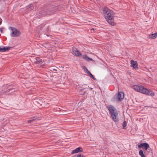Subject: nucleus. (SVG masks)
I'll return each mask as SVG.
<instances>
[{"label":"nucleus","mask_w":157,"mask_h":157,"mask_svg":"<svg viewBox=\"0 0 157 157\" xmlns=\"http://www.w3.org/2000/svg\"><path fill=\"white\" fill-rule=\"evenodd\" d=\"M102 10L105 19L109 24L113 25L114 24L113 12L112 10H110L107 7H104Z\"/></svg>","instance_id":"1"},{"label":"nucleus","mask_w":157,"mask_h":157,"mask_svg":"<svg viewBox=\"0 0 157 157\" xmlns=\"http://www.w3.org/2000/svg\"><path fill=\"white\" fill-rule=\"evenodd\" d=\"M134 89L136 91L148 96H153L155 95L154 93L150 89H147L143 86L135 85Z\"/></svg>","instance_id":"2"},{"label":"nucleus","mask_w":157,"mask_h":157,"mask_svg":"<svg viewBox=\"0 0 157 157\" xmlns=\"http://www.w3.org/2000/svg\"><path fill=\"white\" fill-rule=\"evenodd\" d=\"M41 11L37 13L38 18H40L44 16L47 15H52L54 13L55 11L52 8H48L44 10H41Z\"/></svg>","instance_id":"3"},{"label":"nucleus","mask_w":157,"mask_h":157,"mask_svg":"<svg viewBox=\"0 0 157 157\" xmlns=\"http://www.w3.org/2000/svg\"><path fill=\"white\" fill-rule=\"evenodd\" d=\"M113 120L115 122L118 121V113L116 109H108Z\"/></svg>","instance_id":"4"},{"label":"nucleus","mask_w":157,"mask_h":157,"mask_svg":"<svg viewBox=\"0 0 157 157\" xmlns=\"http://www.w3.org/2000/svg\"><path fill=\"white\" fill-rule=\"evenodd\" d=\"M12 32L10 33V36L12 37H18L21 35L20 32L16 28L10 27Z\"/></svg>","instance_id":"5"},{"label":"nucleus","mask_w":157,"mask_h":157,"mask_svg":"<svg viewBox=\"0 0 157 157\" xmlns=\"http://www.w3.org/2000/svg\"><path fill=\"white\" fill-rule=\"evenodd\" d=\"M138 147L140 148L144 147V151L143 152L145 154V155L148 154V153L147 152V150L150 147V146L148 144L146 143H142L139 145Z\"/></svg>","instance_id":"6"},{"label":"nucleus","mask_w":157,"mask_h":157,"mask_svg":"<svg viewBox=\"0 0 157 157\" xmlns=\"http://www.w3.org/2000/svg\"><path fill=\"white\" fill-rule=\"evenodd\" d=\"M58 109L59 110H56V111L60 112L59 114L62 115H66L69 113V111L68 110V109Z\"/></svg>","instance_id":"7"},{"label":"nucleus","mask_w":157,"mask_h":157,"mask_svg":"<svg viewBox=\"0 0 157 157\" xmlns=\"http://www.w3.org/2000/svg\"><path fill=\"white\" fill-rule=\"evenodd\" d=\"M131 67H133L136 69H138V64L137 61L132 60L131 61Z\"/></svg>","instance_id":"8"},{"label":"nucleus","mask_w":157,"mask_h":157,"mask_svg":"<svg viewBox=\"0 0 157 157\" xmlns=\"http://www.w3.org/2000/svg\"><path fill=\"white\" fill-rule=\"evenodd\" d=\"M11 48V47H3L2 48L0 46V52H3L8 51L10 50Z\"/></svg>","instance_id":"9"},{"label":"nucleus","mask_w":157,"mask_h":157,"mask_svg":"<svg viewBox=\"0 0 157 157\" xmlns=\"http://www.w3.org/2000/svg\"><path fill=\"white\" fill-rule=\"evenodd\" d=\"M83 151V150L81 147H78L73 150L71 152L72 154L78 152H81Z\"/></svg>","instance_id":"10"},{"label":"nucleus","mask_w":157,"mask_h":157,"mask_svg":"<svg viewBox=\"0 0 157 157\" xmlns=\"http://www.w3.org/2000/svg\"><path fill=\"white\" fill-rule=\"evenodd\" d=\"M116 95L117 96L118 98H120V101L123 99L124 97V94L123 92L121 91L119 92Z\"/></svg>","instance_id":"11"},{"label":"nucleus","mask_w":157,"mask_h":157,"mask_svg":"<svg viewBox=\"0 0 157 157\" xmlns=\"http://www.w3.org/2000/svg\"><path fill=\"white\" fill-rule=\"evenodd\" d=\"M120 99L119 98H118L117 96L115 95L111 99V101L114 102H119L120 101Z\"/></svg>","instance_id":"12"},{"label":"nucleus","mask_w":157,"mask_h":157,"mask_svg":"<svg viewBox=\"0 0 157 157\" xmlns=\"http://www.w3.org/2000/svg\"><path fill=\"white\" fill-rule=\"evenodd\" d=\"M36 61L34 63L36 64H39L40 63L43 62V60L39 57H36L35 58Z\"/></svg>","instance_id":"13"},{"label":"nucleus","mask_w":157,"mask_h":157,"mask_svg":"<svg viewBox=\"0 0 157 157\" xmlns=\"http://www.w3.org/2000/svg\"><path fill=\"white\" fill-rule=\"evenodd\" d=\"M82 58L88 61H93L92 58L88 57L87 55L86 54H84L82 56Z\"/></svg>","instance_id":"14"},{"label":"nucleus","mask_w":157,"mask_h":157,"mask_svg":"<svg viewBox=\"0 0 157 157\" xmlns=\"http://www.w3.org/2000/svg\"><path fill=\"white\" fill-rule=\"evenodd\" d=\"M149 38L151 39H154L157 37V33H154L149 35Z\"/></svg>","instance_id":"15"},{"label":"nucleus","mask_w":157,"mask_h":157,"mask_svg":"<svg viewBox=\"0 0 157 157\" xmlns=\"http://www.w3.org/2000/svg\"><path fill=\"white\" fill-rule=\"evenodd\" d=\"M12 86V85H10L8 87V90L9 91L8 92L11 91V92H13L15 91V90L14 89V88H11L10 87Z\"/></svg>","instance_id":"16"},{"label":"nucleus","mask_w":157,"mask_h":157,"mask_svg":"<svg viewBox=\"0 0 157 157\" xmlns=\"http://www.w3.org/2000/svg\"><path fill=\"white\" fill-rule=\"evenodd\" d=\"M139 154L141 157H146L145 156L144 154L143 151L142 150H140L139 151Z\"/></svg>","instance_id":"17"},{"label":"nucleus","mask_w":157,"mask_h":157,"mask_svg":"<svg viewBox=\"0 0 157 157\" xmlns=\"http://www.w3.org/2000/svg\"><path fill=\"white\" fill-rule=\"evenodd\" d=\"M40 98H36V99H33V102L34 104L36 105V103H37V104H39V102H38V100H40Z\"/></svg>","instance_id":"18"},{"label":"nucleus","mask_w":157,"mask_h":157,"mask_svg":"<svg viewBox=\"0 0 157 157\" xmlns=\"http://www.w3.org/2000/svg\"><path fill=\"white\" fill-rule=\"evenodd\" d=\"M75 56H82V53L78 50L77 51L76 53L75 54Z\"/></svg>","instance_id":"19"},{"label":"nucleus","mask_w":157,"mask_h":157,"mask_svg":"<svg viewBox=\"0 0 157 157\" xmlns=\"http://www.w3.org/2000/svg\"><path fill=\"white\" fill-rule=\"evenodd\" d=\"M78 51V50L76 48H73L72 53L73 54V55H74L75 56V54L76 53L77 51Z\"/></svg>","instance_id":"20"},{"label":"nucleus","mask_w":157,"mask_h":157,"mask_svg":"<svg viewBox=\"0 0 157 157\" xmlns=\"http://www.w3.org/2000/svg\"><path fill=\"white\" fill-rule=\"evenodd\" d=\"M122 126H123V129L126 128L125 127L127 126V123L125 121H124L123 122Z\"/></svg>","instance_id":"21"},{"label":"nucleus","mask_w":157,"mask_h":157,"mask_svg":"<svg viewBox=\"0 0 157 157\" xmlns=\"http://www.w3.org/2000/svg\"><path fill=\"white\" fill-rule=\"evenodd\" d=\"M30 119L32 120V121L35 120H39V119H38L37 117H31L30 118Z\"/></svg>","instance_id":"22"},{"label":"nucleus","mask_w":157,"mask_h":157,"mask_svg":"<svg viewBox=\"0 0 157 157\" xmlns=\"http://www.w3.org/2000/svg\"><path fill=\"white\" fill-rule=\"evenodd\" d=\"M77 157H85V156L81 154H78L77 155Z\"/></svg>","instance_id":"23"},{"label":"nucleus","mask_w":157,"mask_h":157,"mask_svg":"<svg viewBox=\"0 0 157 157\" xmlns=\"http://www.w3.org/2000/svg\"><path fill=\"white\" fill-rule=\"evenodd\" d=\"M32 6H33L32 5H29L28 6L27 9H29L30 8L31 10H32L33 8V7Z\"/></svg>","instance_id":"24"},{"label":"nucleus","mask_w":157,"mask_h":157,"mask_svg":"<svg viewBox=\"0 0 157 157\" xmlns=\"http://www.w3.org/2000/svg\"><path fill=\"white\" fill-rule=\"evenodd\" d=\"M84 88L83 89H81L80 90L81 92L83 91V94H82V95H84L85 94V93L86 92V90L84 91Z\"/></svg>","instance_id":"25"},{"label":"nucleus","mask_w":157,"mask_h":157,"mask_svg":"<svg viewBox=\"0 0 157 157\" xmlns=\"http://www.w3.org/2000/svg\"><path fill=\"white\" fill-rule=\"evenodd\" d=\"M90 77L91 78H92L94 80H96V78L94 77V76L92 75Z\"/></svg>","instance_id":"26"},{"label":"nucleus","mask_w":157,"mask_h":157,"mask_svg":"<svg viewBox=\"0 0 157 157\" xmlns=\"http://www.w3.org/2000/svg\"><path fill=\"white\" fill-rule=\"evenodd\" d=\"M90 77L91 78H92L94 80H96V78L94 77V76L92 75Z\"/></svg>","instance_id":"27"},{"label":"nucleus","mask_w":157,"mask_h":157,"mask_svg":"<svg viewBox=\"0 0 157 157\" xmlns=\"http://www.w3.org/2000/svg\"><path fill=\"white\" fill-rule=\"evenodd\" d=\"M82 69L86 72L88 70L87 68L86 67H85V66H83L82 67Z\"/></svg>","instance_id":"28"},{"label":"nucleus","mask_w":157,"mask_h":157,"mask_svg":"<svg viewBox=\"0 0 157 157\" xmlns=\"http://www.w3.org/2000/svg\"><path fill=\"white\" fill-rule=\"evenodd\" d=\"M3 28H0V31L2 33H3Z\"/></svg>","instance_id":"29"},{"label":"nucleus","mask_w":157,"mask_h":157,"mask_svg":"<svg viewBox=\"0 0 157 157\" xmlns=\"http://www.w3.org/2000/svg\"><path fill=\"white\" fill-rule=\"evenodd\" d=\"M32 121V120L30 119V120H28L27 122L28 123H29L31 122Z\"/></svg>","instance_id":"30"},{"label":"nucleus","mask_w":157,"mask_h":157,"mask_svg":"<svg viewBox=\"0 0 157 157\" xmlns=\"http://www.w3.org/2000/svg\"><path fill=\"white\" fill-rule=\"evenodd\" d=\"M86 73L89 74L90 72L88 70H87L86 71Z\"/></svg>","instance_id":"31"},{"label":"nucleus","mask_w":157,"mask_h":157,"mask_svg":"<svg viewBox=\"0 0 157 157\" xmlns=\"http://www.w3.org/2000/svg\"><path fill=\"white\" fill-rule=\"evenodd\" d=\"M114 108V107L113 106H112L111 105H110V106H109V108Z\"/></svg>","instance_id":"32"},{"label":"nucleus","mask_w":157,"mask_h":157,"mask_svg":"<svg viewBox=\"0 0 157 157\" xmlns=\"http://www.w3.org/2000/svg\"><path fill=\"white\" fill-rule=\"evenodd\" d=\"M92 75V74L90 72L88 74L90 76Z\"/></svg>","instance_id":"33"},{"label":"nucleus","mask_w":157,"mask_h":157,"mask_svg":"<svg viewBox=\"0 0 157 157\" xmlns=\"http://www.w3.org/2000/svg\"><path fill=\"white\" fill-rule=\"evenodd\" d=\"M53 71H57V70L56 69H53Z\"/></svg>","instance_id":"34"},{"label":"nucleus","mask_w":157,"mask_h":157,"mask_svg":"<svg viewBox=\"0 0 157 157\" xmlns=\"http://www.w3.org/2000/svg\"><path fill=\"white\" fill-rule=\"evenodd\" d=\"M2 21H1L0 20V25H1L2 24Z\"/></svg>","instance_id":"35"},{"label":"nucleus","mask_w":157,"mask_h":157,"mask_svg":"<svg viewBox=\"0 0 157 157\" xmlns=\"http://www.w3.org/2000/svg\"><path fill=\"white\" fill-rule=\"evenodd\" d=\"M92 30H93V31H94V29H93V28H92Z\"/></svg>","instance_id":"36"},{"label":"nucleus","mask_w":157,"mask_h":157,"mask_svg":"<svg viewBox=\"0 0 157 157\" xmlns=\"http://www.w3.org/2000/svg\"><path fill=\"white\" fill-rule=\"evenodd\" d=\"M83 110L85 111H86V110L85 109H83Z\"/></svg>","instance_id":"37"},{"label":"nucleus","mask_w":157,"mask_h":157,"mask_svg":"<svg viewBox=\"0 0 157 157\" xmlns=\"http://www.w3.org/2000/svg\"><path fill=\"white\" fill-rule=\"evenodd\" d=\"M55 110L54 111H55L56 110V109H54Z\"/></svg>","instance_id":"38"},{"label":"nucleus","mask_w":157,"mask_h":157,"mask_svg":"<svg viewBox=\"0 0 157 157\" xmlns=\"http://www.w3.org/2000/svg\"><path fill=\"white\" fill-rule=\"evenodd\" d=\"M2 0H0V1H1Z\"/></svg>","instance_id":"39"}]
</instances>
